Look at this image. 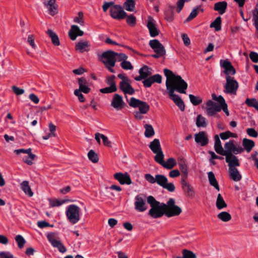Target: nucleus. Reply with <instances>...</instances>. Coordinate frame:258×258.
<instances>
[{"instance_id":"nucleus-46","label":"nucleus","mask_w":258,"mask_h":258,"mask_svg":"<svg viewBox=\"0 0 258 258\" xmlns=\"http://www.w3.org/2000/svg\"><path fill=\"white\" fill-rule=\"evenodd\" d=\"M196 125L198 127H206L207 125L206 119L201 115L197 117Z\"/></svg>"},{"instance_id":"nucleus-43","label":"nucleus","mask_w":258,"mask_h":258,"mask_svg":"<svg viewBox=\"0 0 258 258\" xmlns=\"http://www.w3.org/2000/svg\"><path fill=\"white\" fill-rule=\"evenodd\" d=\"M182 256H177L176 258H197L196 254L192 251L183 249L182 250Z\"/></svg>"},{"instance_id":"nucleus-16","label":"nucleus","mask_w":258,"mask_h":258,"mask_svg":"<svg viewBox=\"0 0 258 258\" xmlns=\"http://www.w3.org/2000/svg\"><path fill=\"white\" fill-rule=\"evenodd\" d=\"M135 200V208L137 211L143 212L147 209L148 207L146 204L145 200L142 195H139L136 196Z\"/></svg>"},{"instance_id":"nucleus-48","label":"nucleus","mask_w":258,"mask_h":258,"mask_svg":"<svg viewBox=\"0 0 258 258\" xmlns=\"http://www.w3.org/2000/svg\"><path fill=\"white\" fill-rule=\"evenodd\" d=\"M88 157L94 163H97L99 161L98 155L93 150H91L88 152Z\"/></svg>"},{"instance_id":"nucleus-50","label":"nucleus","mask_w":258,"mask_h":258,"mask_svg":"<svg viewBox=\"0 0 258 258\" xmlns=\"http://www.w3.org/2000/svg\"><path fill=\"white\" fill-rule=\"evenodd\" d=\"M245 103L249 107H253L258 111V101L255 98H247Z\"/></svg>"},{"instance_id":"nucleus-39","label":"nucleus","mask_w":258,"mask_h":258,"mask_svg":"<svg viewBox=\"0 0 258 258\" xmlns=\"http://www.w3.org/2000/svg\"><path fill=\"white\" fill-rule=\"evenodd\" d=\"M221 18L220 16L217 17L215 20L211 23L210 27L211 28H214L216 31H219L221 30Z\"/></svg>"},{"instance_id":"nucleus-37","label":"nucleus","mask_w":258,"mask_h":258,"mask_svg":"<svg viewBox=\"0 0 258 258\" xmlns=\"http://www.w3.org/2000/svg\"><path fill=\"white\" fill-rule=\"evenodd\" d=\"M201 6H198L191 11L188 17L184 21V23L188 22L193 20L198 15L199 10H200L202 12L204 11L203 9H201Z\"/></svg>"},{"instance_id":"nucleus-17","label":"nucleus","mask_w":258,"mask_h":258,"mask_svg":"<svg viewBox=\"0 0 258 258\" xmlns=\"http://www.w3.org/2000/svg\"><path fill=\"white\" fill-rule=\"evenodd\" d=\"M130 80H122L119 83V89L123 92L124 94L133 95L135 92V89L132 87L130 83Z\"/></svg>"},{"instance_id":"nucleus-12","label":"nucleus","mask_w":258,"mask_h":258,"mask_svg":"<svg viewBox=\"0 0 258 258\" xmlns=\"http://www.w3.org/2000/svg\"><path fill=\"white\" fill-rule=\"evenodd\" d=\"M125 105L122 97L118 94H114L111 101V106L117 110L122 109Z\"/></svg>"},{"instance_id":"nucleus-2","label":"nucleus","mask_w":258,"mask_h":258,"mask_svg":"<svg viewBox=\"0 0 258 258\" xmlns=\"http://www.w3.org/2000/svg\"><path fill=\"white\" fill-rule=\"evenodd\" d=\"M116 54L112 50H108L103 52L100 56V61L104 64L105 68L111 73H115L113 68L115 66L116 61Z\"/></svg>"},{"instance_id":"nucleus-31","label":"nucleus","mask_w":258,"mask_h":258,"mask_svg":"<svg viewBox=\"0 0 258 258\" xmlns=\"http://www.w3.org/2000/svg\"><path fill=\"white\" fill-rule=\"evenodd\" d=\"M46 33L51 38V42L54 45L59 46L60 45L59 38L55 32L51 29H48Z\"/></svg>"},{"instance_id":"nucleus-6","label":"nucleus","mask_w":258,"mask_h":258,"mask_svg":"<svg viewBox=\"0 0 258 258\" xmlns=\"http://www.w3.org/2000/svg\"><path fill=\"white\" fill-rule=\"evenodd\" d=\"M128 105L133 108L138 107L139 111L143 114H146L150 109L149 105L146 102L136 99L135 97L131 98L129 101L127 100Z\"/></svg>"},{"instance_id":"nucleus-34","label":"nucleus","mask_w":258,"mask_h":258,"mask_svg":"<svg viewBox=\"0 0 258 258\" xmlns=\"http://www.w3.org/2000/svg\"><path fill=\"white\" fill-rule=\"evenodd\" d=\"M149 147L153 153H157L162 151L159 139H155L150 143Z\"/></svg>"},{"instance_id":"nucleus-20","label":"nucleus","mask_w":258,"mask_h":258,"mask_svg":"<svg viewBox=\"0 0 258 258\" xmlns=\"http://www.w3.org/2000/svg\"><path fill=\"white\" fill-rule=\"evenodd\" d=\"M195 142L202 146L207 145L209 143V139L205 132H200L195 135Z\"/></svg>"},{"instance_id":"nucleus-9","label":"nucleus","mask_w":258,"mask_h":258,"mask_svg":"<svg viewBox=\"0 0 258 258\" xmlns=\"http://www.w3.org/2000/svg\"><path fill=\"white\" fill-rule=\"evenodd\" d=\"M156 183L170 192H173L175 189L174 184L168 183L167 178L163 175H156Z\"/></svg>"},{"instance_id":"nucleus-56","label":"nucleus","mask_w":258,"mask_h":258,"mask_svg":"<svg viewBox=\"0 0 258 258\" xmlns=\"http://www.w3.org/2000/svg\"><path fill=\"white\" fill-rule=\"evenodd\" d=\"M117 91V89L111 86L105 87L100 89V92L102 93L108 94L115 92Z\"/></svg>"},{"instance_id":"nucleus-45","label":"nucleus","mask_w":258,"mask_h":258,"mask_svg":"<svg viewBox=\"0 0 258 258\" xmlns=\"http://www.w3.org/2000/svg\"><path fill=\"white\" fill-rule=\"evenodd\" d=\"M218 218L223 222H227L231 219V215L227 212H222L217 215Z\"/></svg>"},{"instance_id":"nucleus-58","label":"nucleus","mask_w":258,"mask_h":258,"mask_svg":"<svg viewBox=\"0 0 258 258\" xmlns=\"http://www.w3.org/2000/svg\"><path fill=\"white\" fill-rule=\"evenodd\" d=\"M150 78L153 82V84L154 83H157L160 84L162 82V76L159 74H156L152 76H150Z\"/></svg>"},{"instance_id":"nucleus-23","label":"nucleus","mask_w":258,"mask_h":258,"mask_svg":"<svg viewBox=\"0 0 258 258\" xmlns=\"http://www.w3.org/2000/svg\"><path fill=\"white\" fill-rule=\"evenodd\" d=\"M84 35V32L81 30L77 25H72L69 32V36L71 40H76L77 36H82Z\"/></svg>"},{"instance_id":"nucleus-7","label":"nucleus","mask_w":258,"mask_h":258,"mask_svg":"<svg viewBox=\"0 0 258 258\" xmlns=\"http://www.w3.org/2000/svg\"><path fill=\"white\" fill-rule=\"evenodd\" d=\"M226 82L224 85V92L227 94L236 95L238 88V83L233 77H226Z\"/></svg>"},{"instance_id":"nucleus-64","label":"nucleus","mask_w":258,"mask_h":258,"mask_svg":"<svg viewBox=\"0 0 258 258\" xmlns=\"http://www.w3.org/2000/svg\"><path fill=\"white\" fill-rule=\"evenodd\" d=\"M249 57L253 62L256 63L258 62V53L255 52H251L249 54Z\"/></svg>"},{"instance_id":"nucleus-38","label":"nucleus","mask_w":258,"mask_h":258,"mask_svg":"<svg viewBox=\"0 0 258 258\" xmlns=\"http://www.w3.org/2000/svg\"><path fill=\"white\" fill-rule=\"evenodd\" d=\"M21 189L29 197H32L33 195V192L29 185V182L27 181H23L21 184Z\"/></svg>"},{"instance_id":"nucleus-13","label":"nucleus","mask_w":258,"mask_h":258,"mask_svg":"<svg viewBox=\"0 0 258 258\" xmlns=\"http://www.w3.org/2000/svg\"><path fill=\"white\" fill-rule=\"evenodd\" d=\"M206 106V113L208 116H213L216 112L220 111L219 105L211 100L207 101Z\"/></svg>"},{"instance_id":"nucleus-61","label":"nucleus","mask_w":258,"mask_h":258,"mask_svg":"<svg viewBox=\"0 0 258 258\" xmlns=\"http://www.w3.org/2000/svg\"><path fill=\"white\" fill-rule=\"evenodd\" d=\"M173 13L171 10H168L165 13V19L169 22H171L173 20Z\"/></svg>"},{"instance_id":"nucleus-44","label":"nucleus","mask_w":258,"mask_h":258,"mask_svg":"<svg viewBox=\"0 0 258 258\" xmlns=\"http://www.w3.org/2000/svg\"><path fill=\"white\" fill-rule=\"evenodd\" d=\"M124 7L127 11H133L135 8V2L134 0H125L124 3Z\"/></svg>"},{"instance_id":"nucleus-8","label":"nucleus","mask_w":258,"mask_h":258,"mask_svg":"<svg viewBox=\"0 0 258 258\" xmlns=\"http://www.w3.org/2000/svg\"><path fill=\"white\" fill-rule=\"evenodd\" d=\"M110 14L112 18L117 20L124 19L126 16V13L119 5H114L110 8Z\"/></svg>"},{"instance_id":"nucleus-10","label":"nucleus","mask_w":258,"mask_h":258,"mask_svg":"<svg viewBox=\"0 0 258 258\" xmlns=\"http://www.w3.org/2000/svg\"><path fill=\"white\" fill-rule=\"evenodd\" d=\"M56 235V233L54 232L50 233L47 234V238L53 247L57 248L60 252L64 253L67 251V249L62 243L57 239Z\"/></svg>"},{"instance_id":"nucleus-33","label":"nucleus","mask_w":258,"mask_h":258,"mask_svg":"<svg viewBox=\"0 0 258 258\" xmlns=\"http://www.w3.org/2000/svg\"><path fill=\"white\" fill-rule=\"evenodd\" d=\"M208 176L210 184L214 186L217 190H220L218 183L216 179L215 176L212 171L208 173Z\"/></svg>"},{"instance_id":"nucleus-27","label":"nucleus","mask_w":258,"mask_h":258,"mask_svg":"<svg viewBox=\"0 0 258 258\" xmlns=\"http://www.w3.org/2000/svg\"><path fill=\"white\" fill-rule=\"evenodd\" d=\"M55 0H49L48 2H44V4L48 8L49 13L54 16L57 13V7L54 5Z\"/></svg>"},{"instance_id":"nucleus-22","label":"nucleus","mask_w":258,"mask_h":258,"mask_svg":"<svg viewBox=\"0 0 258 258\" xmlns=\"http://www.w3.org/2000/svg\"><path fill=\"white\" fill-rule=\"evenodd\" d=\"M186 179L181 178L182 188L187 197H192L195 195V192L192 187L187 182Z\"/></svg>"},{"instance_id":"nucleus-24","label":"nucleus","mask_w":258,"mask_h":258,"mask_svg":"<svg viewBox=\"0 0 258 258\" xmlns=\"http://www.w3.org/2000/svg\"><path fill=\"white\" fill-rule=\"evenodd\" d=\"M169 98L177 105L181 111H183L185 109V105L181 98L175 94H168Z\"/></svg>"},{"instance_id":"nucleus-54","label":"nucleus","mask_w":258,"mask_h":258,"mask_svg":"<svg viewBox=\"0 0 258 258\" xmlns=\"http://www.w3.org/2000/svg\"><path fill=\"white\" fill-rule=\"evenodd\" d=\"M78 16L76 17L74 21L75 23H78L81 26H84V21L83 20V13L82 12H79L78 14Z\"/></svg>"},{"instance_id":"nucleus-18","label":"nucleus","mask_w":258,"mask_h":258,"mask_svg":"<svg viewBox=\"0 0 258 258\" xmlns=\"http://www.w3.org/2000/svg\"><path fill=\"white\" fill-rule=\"evenodd\" d=\"M113 176L121 184H126L129 185L132 183L131 178L127 173L117 172L115 173Z\"/></svg>"},{"instance_id":"nucleus-49","label":"nucleus","mask_w":258,"mask_h":258,"mask_svg":"<svg viewBox=\"0 0 258 258\" xmlns=\"http://www.w3.org/2000/svg\"><path fill=\"white\" fill-rule=\"evenodd\" d=\"M189 98L191 103L195 106L199 105L203 101L202 99L200 96H195L192 94L189 95Z\"/></svg>"},{"instance_id":"nucleus-32","label":"nucleus","mask_w":258,"mask_h":258,"mask_svg":"<svg viewBox=\"0 0 258 258\" xmlns=\"http://www.w3.org/2000/svg\"><path fill=\"white\" fill-rule=\"evenodd\" d=\"M255 143L252 140L244 138L242 140V145L247 152L249 153L251 151L253 147L254 146Z\"/></svg>"},{"instance_id":"nucleus-41","label":"nucleus","mask_w":258,"mask_h":258,"mask_svg":"<svg viewBox=\"0 0 258 258\" xmlns=\"http://www.w3.org/2000/svg\"><path fill=\"white\" fill-rule=\"evenodd\" d=\"M144 128L145 129L144 135L146 137L150 138L154 135V130L151 125L146 124L144 125Z\"/></svg>"},{"instance_id":"nucleus-21","label":"nucleus","mask_w":258,"mask_h":258,"mask_svg":"<svg viewBox=\"0 0 258 258\" xmlns=\"http://www.w3.org/2000/svg\"><path fill=\"white\" fill-rule=\"evenodd\" d=\"M147 26L149 29V33L151 37H155L159 35V31L156 26L154 22V19L151 17H149Z\"/></svg>"},{"instance_id":"nucleus-4","label":"nucleus","mask_w":258,"mask_h":258,"mask_svg":"<svg viewBox=\"0 0 258 258\" xmlns=\"http://www.w3.org/2000/svg\"><path fill=\"white\" fill-rule=\"evenodd\" d=\"M80 209L79 207L75 205L69 206L66 210V216L69 222L72 224H75L80 219Z\"/></svg>"},{"instance_id":"nucleus-29","label":"nucleus","mask_w":258,"mask_h":258,"mask_svg":"<svg viewBox=\"0 0 258 258\" xmlns=\"http://www.w3.org/2000/svg\"><path fill=\"white\" fill-rule=\"evenodd\" d=\"M179 168L182 173L181 178H187L188 175L187 166L183 159H180L178 163Z\"/></svg>"},{"instance_id":"nucleus-19","label":"nucleus","mask_w":258,"mask_h":258,"mask_svg":"<svg viewBox=\"0 0 258 258\" xmlns=\"http://www.w3.org/2000/svg\"><path fill=\"white\" fill-rule=\"evenodd\" d=\"M212 98L213 100L219 103V107L220 108V111L222 109L226 115L229 116V113L228 110L227 104L226 103L224 98L221 95L217 96L214 93L212 94Z\"/></svg>"},{"instance_id":"nucleus-57","label":"nucleus","mask_w":258,"mask_h":258,"mask_svg":"<svg viewBox=\"0 0 258 258\" xmlns=\"http://www.w3.org/2000/svg\"><path fill=\"white\" fill-rule=\"evenodd\" d=\"M115 76H111L110 77H108L106 78V83L107 84L112 87H114L115 89H117L115 82L114 81Z\"/></svg>"},{"instance_id":"nucleus-63","label":"nucleus","mask_w":258,"mask_h":258,"mask_svg":"<svg viewBox=\"0 0 258 258\" xmlns=\"http://www.w3.org/2000/svg\"><path fill=\"white\" fill-rule=\"evenodd\" d=\"M12 89L14 93L17 95H20L23 94L24 93V90L20 88H18L17 86H13L12 87Z\"/></svg>"},{"instance_id":"nucleus-62","label":"nucleus","mask_w":258,"mask_h":258,"mask_svg":"<svg viewBox=\"0 0 258 258\" xmlns=\"http://www.w3.org/2000/svg\"><path fill=\"white\" fill-rule=\"evenodd\" d=\"M246 133L251 137L256 138L258 136L257 132L253 128H248L246 130Z\"/></svg>"},{"instance_id":"nucleus-1","label":"nucleus","mask_w":258,"mask_h":258,"mask_svg":"<svg viewBox=\"0 0 258 258\" xmlns=\"http://www.w3.org/2000/svg\"><path fill=\"white\" fill-rule=\"evenodd\" d=\"M163 72L166 77V87L168 94H174L175 91L182 94L186 93L188 85L180 76L175 75L168 69H164Z\"/></svg>"},{"instance_id":"nucleus-60","label":"nucleus","mask_w":258,"mask_h":258,"mask_svg":"<svg viewBox=\"0 0 258 258\" xmlns=\"http://www.w3.org/2000/svg\"><path fill=\"white\" fill-rule=\"evenodd\" d=\"M188 1L186 0H178L176 3V12L179 13L182 10L185 2H188Z\"/></svg>"},{"instance_id":"nucleus-26","label":"nucleus","mask_w":258,"mask_h":258,"mask_svg":"<svg viewBox=\"0 0 258 258\" xmlns=\"http://www.w3.org/2000/svg\"><path fill=\"white\" fill-rule=\"evenodd\" d=\"M227 8V3L226 1H222L215 3L214 10L218 12L220 15H223L225 13Z\"/></svg>"},{"instance_id":"nucleus-55","label":"nucleus","mask_w":258,"mask_h":258,"mask_svg":"<svg viewBox=\"0 0 258 258\" xmlns=\"http://www.w3.org/2000/svg\"><path fill=\"white\" fill-rule=\"evenodd\" d=\"M147 202L150 205L151 208L160 204V202L156 201L152 196L147 197Z\"/></svg>"},{"instance_id":"nucleus-59","label":"nucleus","mask_w":258,"mask_h":258,"mask_svg":"<svg viewBox=\"0 0 258 258\" xmlns=\"http://www.w3.org/2000/svg\"><path fill=\"white\" fill-rule=\"evenodd\" d=\"M120 65L121 68L124 70H132L133 69V66L131 63L126 60L122 61Z\"/></svg>"},{"instance_id":"nucleus-52","label":"nucleus","mask_w":258,"mask_h":258,"mask_svg":"<svg viewBox=\"0 0 258 258\" xmlns=\"http://www.w3.org/2000/svg\"><path fill=\"white\" fill-rule=\"evenodd\" d=\"M156 154V155L154 157L155 161L160 164V165H162L163 162H164V154L163 153L162 151L157 152V153H154Z\"/></svg>"},{"instance_id":"nucleus-14","label":"nucleus","mask_w":258,"mask_h":258,"mask_svg":"<svg viewBox=\"0 0 258 258\" xmlns=\"http://www.w3.org/2000/svg\"><path fill=\"white\" fill-rule=\"evenodd\" d=\"M220 62L221 67L224 69L223 72L226 76H230V75H233L236 73L235 69L228 59H221Z\"/></svg>"},{"instance_id":"nucleus-30","label":"nucleus","mask_w":258,"mask_h":258,"mask_svg":"<svg viewBox=\"0 0 258 258\" xmlns=\"http://www.w3.org/2000/svg\"><path fill=\"white\" fill-rule=\"evenodd\" d=\"M215 144L214 149L217 153L222 155L224 149L222 146L221 141L219 139L218 135H216L214 136Z\"/></svg>"},{"instance_id":"nucleus-47","label":"nucleus","mask_w":258,"mask_h":258,"mask_svg":"<svg viewBox=\"0 0 258 258\" xmlns=\"http://www.w3.org/2000/svg\"><path fill=\"white\" fill-rule=\"evenodd\" d=\"M27 154L28 155L25 156L23 158V161L28 165H31L33 164V161L34 160L36 156L35 154H32L31 152Z\"/></svg>"},{"instance_id":"nucleus-28","label":"nucleus","mask_w":258,"mask_h":258,"mask_svg":"<svg viewBox=\"0 0 258 258\" xmlns=\"http://www.w3.org/2000/svg\"><path fill=\"white\" fill-rule=\"evenodd\" d=\"M229 174L230 178L234 181H239L242 178V176L237 168H229Z\"/></svg>"},{"instance_id":"nucleus-5","label":"nucleus","mask_w":258,"mask_h":258,"mask_svg":"<svg viewBox=\"0 0 258 258\" xmlns=\"http://www.w3.org/2000/svg\"><path fill=\"white\" fill-rule=\"evenodd\" d=\"M234 141L230 140L224 145V152L222 156L232 155L233 154H238L244 151V149L240 146H236L234 144Z\"/></svg>"},{"instance_id":"nucleus-42","label":"nucleus","mask_w":258,"mask_h":258,"mask_svg":"<svg viewBox=\"0 0 258 258\" xmlns=\"http://www.w3.org/2000/svg\"><path fill=\"white\" fill-rule=\"evenodd\" d=\"M216 207L219 210H221L227 207V204L220 194H219L217 196Z\"/></svg>"},{"instance_id":"nucleus-11","label":"nucleus","mask_w":258,"mask_h":258,"mask_svg":"<svg viewBox=\"0 0 258 258\" xmlns=\"http://www.w3.org/2000/svg\"><path fill=\"white\" fill-rule=\"evenodd\" d=\"M164 207L163 203H161L158 206L152 207L149 211L148 214L153 218H158L165 215Z\"/></svg>"},{"instance_id":"nucleus-40","label":"nucleus","mask_w":258,"mask_h":258,"mask_svg":"<svg viewBox=\"0 0 258 258\" xmlns=\"http://www.w3.org/2000/svg\"><path fill=\"white\" fill-rule=\"evenodd\" d=\"M89 46L88 42L86 41H79L76 45V49L79 50L80 52L83 53L85 51H88L86 49V47Z\"/></svg>"},{"instance_id":"nucleus-15","label":"nucleus","mask_w":258,"mask_h":258,"mask_svg":"<svg viewBox=\"0 0 258 258\" xmlns=\"http://www.w3.org/2000/svg\"><path fill=\"white\" fill-rule=\"evenodd\" d=\"M149 45L155 53L161 54L163 56L165 55L166 50L165 48L158 40L153 39L150 40Z\"/></svg>"},{"instance_id":"nucleus-3","label":"nucleus","mask_w":258,"mask_h":258,"mask_svg":"<svg viewBox=\"0 0 258 258\" xmlns=\"http://www.w3.org/2000/svg\"><path fill=\"white\" fill-rule=\"evenodd\" d=\"M165 215L168 218L179 215L182 212L180 207L175 205V200L170 198L166 204L163 203Z\"/></svg>"},{"instance_id":"nucleus-25","label":"nucleus","mask_w":258,"mask_h":258,"mask_svg":"<svg viewBox=\"0 0 258 258\" xmlns=\"http://www.w3.org/2000/svg\"><path fill=\"white\" fill-rule=\"evenodd\" d=\"M225 160L228 163L229 168H236V167L240 166L238 158L233 154L226 156Z\"/></svg>"},{"instance_id":"nucleus-53","label":"nucleus","mask_w":258,"mask_h":258,"mask_svg":"<svg viewBox=\"0 0 258 258\" xmlns=\"http://www.w3.org/2000/svg\"><path fill=\"white\" fill-rule=\"evenodd\" d=\"M126 23L129 26L134 27L136 25L137 20L135 16L133 15H130L128 16L126 15Z\"/></svg>"},{"instance_id":"nucleus-35","label":"nucleus","mask_w":258,"mask_h":258,"mask_svg":"<svg viewBox=\"0 0 258 258\" xmlns=\"http://www.w3.org/2000/svg\"><path fill=\"white\" fill-rule=\"evenodd\" d=\"M139 73L144 79L149 77L152 75L151 69L147 66H144L139 71Z\"/></svg>"},{"instance_id":"nucleus-51","label":"nucleus","mask_w":258,"mask_h":258,"mask_svg":"<svg viewBox=\"0 0 258 258\" xmlns=\"http://www.w3.org/2000/svg\"><path fill=\"white\" fill-rule=\"evenodd\" d=\"M15 239L17 243L18 247L20 249H22L24 247V246L26 243L25 239L21 235H17L15 237Z\"/></svg>"},{"instance_id":"nucleus-36","label":"nucleus","mask_w":258,"mask_h":258,"mask_svg":"<svg viewBox=\"0 0 258 258\" xmlns=\"http://www.w3.org/2000/svg\"><path fill=\"white\" fill-rule=\"evenodd\" d=\"M177 164L176 161L173 158H169L166 162L164 161L162 166L166 169H171Z\"/></svg>"}]
</instances>
